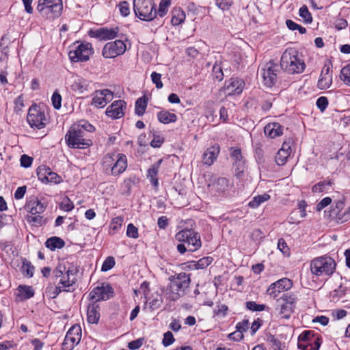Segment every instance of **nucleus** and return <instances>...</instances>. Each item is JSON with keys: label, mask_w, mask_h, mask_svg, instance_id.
<instances>
[{"label": "nucleus", "mask_w": 350, "mask_h": 350, "mask_svg": "<svg viewBox=\"0 0 350 350\" xmlns=\"http://www.w3.org/2000/svg\"><path fill=\"white\" fill-rule=\"evenodd\" d=\"M115 265V260L114 258L112 256H108L105 260L104 261L102 267L101 271H107L112 269Z\"/></svg>", "instance_id": "3c124183"}, {"label": "nucleus", "mask_w": 350, "mask_h": 350, "mask_svg": "<svg viewBox=\"0 0 350 350\" xmlns=\"http://www.w3.org/2000/svg\"><path fill=\"white\" fill-rule=\"evenodd\" d=\"M133 10L137 17L144 21H151L157 16L153 0H133Z\"/></svg>", "instance_id": "423d86ee"}, {"label": "nucleus", "mask_w": 350, "mask_h": 350, "mask_svg": "<svg viewBox=\"0 0 350 350\" xmlns=\"http://www.w3.org/2000/svg\"><path fill=\"white\" fill-rule=\"evenodd\" d=\"M280 66L289 74L301 73L305 69V63L298 57L297 50L288 48L281 56Z\"/></svg>", "instance_id": "7ed1b4c3"}, {"label": "nucleus", "mask_w": 350, "mask_h": 350, "mask_svg": "<svg viewBox=\"0 0 350 350\" xmlns=\"http://www.w3.org/2000/svg\"><path fill=\"white\" fill-rule=\"evenodd\" d=\"M245 306L247 309L254 312H260L262 311V304H257L255 301H249L245 303Z\"/></svg>", "instance_id": "13d9d810"}, {"label": "nucleus", "mask_w": 350, "mask_h": 350, "mask_svg": "<svg viewBox=\"0 0 350 350\" xmlns=\"http://www.w3.org/2000/svg\"><path fill=\"white\" fill-rule=\"evenodd\" d=\"M175 339L171 332L168 331L163 334L162 344L164 347H168L172 345Z\"/></svg>", "instance_id": "864d4df0"}, {"label": "nucleus", "mask_w": 350, "mask_h": 350, "mask_svg": "<svg viewBox=\"0 0 350 350\" xmlns=\"http://www.w3.org/2000/svg\"><path fill=\"white\" fill-rule=\"evenodd\" d=\"M175 238L179 242L185 243L189 252H195L202 245L200 234L193 229L185 228L177 232Z\"/></svg>", "instance_id": "6e6552de"}, {"label": "nucleus", "mask_w": 350, "mask_h": 350, "mask_svg": "<svg viewBox=\"0 0 350 350\" xmlns=\"http://www.w3.org/2000/svg\"><path fill=\"white\" fill-rule=\"evenodd\" d=\"M171 0H161L159 3V9L157 11V14H159L161 17L164 16L167 12Z\"/></svg>", "instance_id": "37998d69"}, {"label": "nucleus", "mask_w": 350, "mask_h": 350, "mask_svg": "<svg viewBox=\"0 0 350 350\" xmlns=\"http://www.w3.org/2000/svg\"><path fill=\"white\" fill-rule=\"evenodd\" d=\"M213 258L211 257V256H207V257H203L202 258H200V260H198L196 264H195V266H196V269H204L206 267H207L209 265L211 264V262H213Z\"/></svg>", "instance_id": "de8ad7c7"}, {"label": "nucleus", "mask_w": 350, "mask_h": 350, "mask_svg": "<svg viewBox=\"0 0 350 350\" xmlns=\"http://www.w3.org/2000/svg\"><path fill=\"white\" fill-rule=\"evenodd\" d=\"M100 308L98 305L90 304L87 310V319L90 323H97L100 319Z\"/></svg>", "instance_id": "7c9ffc66"}, {"label": "nucleus", "mask_w": 350, "mask_h": 350, "mask_svg": "<svg viewBox=\"0 0 350 350\" xmlns=\"http://www.w3.org/2000/svg\"><path fill=\"white\" fill-rule=\"evenodd\" d=\"M81 338V327L78 325H73L67 332L63 346L65 349H72L77 345Z\"/></svg>", "instance_id": "f3484780"}, {"label": "nucleus", "mask_w": 350, "mask_h": 350, "mask_svg": "<svg viewBox=\"0 0 350 350\" xmlns=\"http://www.w3.org/2000/svg\"><path fill=\"white\" fill-rule=\"evenodd\" d=\"M117 154H107L103 159V167L106 172H111L112 166L117 158Z\"/></svg>", "instance_id": "4c0bfd02"}, {"label": "nucleus", "mask_w": 350, "mask_h": 350, "mask_svg": "<svg viewBox=\"0 0 350 350\" xmlns=\"http://www.w3.org/2000/svg\"><path fill=\"white\" fill-rule=\"evenodd\" d=\"M169 281L165 294L169 299L176 301L186 294L191 283L190 275L185 272L176 273L169 278Z\"/></svg>", "instance_id": "f03ea898"}, {"label": "nucleus", "mask_w": 350, "mask_h": 350, "mask_svg": "<svg viewBox=\"0 0 350 350\" xmlns=\"http://www.w3.org/2000/svg\"><path fill=\"white\" fill-rule=\"evenodd\" d=\"M328 103V99L327 97L321 96L317 99L316 105L321 111H323L327 107Z\"/></svg>", "instance_id": "bf43d9fd"}, {"label": "nucleus", "mask_w": 350, "mask_h": 350, "mask_svg": "<svg viewBox=\"0 0 350 350\" xmlns=\"http://www.w3.org/2000/svg\"><path fill=\"white\" fill-rule=\"evenodd\" d=\"M18 296H20L23 299H30L34 295V291L31 286L20 285L18 288Z\"/></svg>", "instance_id": "e433bc0d"}, {"label": "nucleus", "mask_w": 350, "mask_h": 350, "mask_svg": "<svg viewBox=\"0 0 350 350\" xmlns=\"http://www.w3.org/2000/svg\"><path fill=\"white\" fill-rule=\"evenodd\" d=\"M293 281L287 278H283L272 283L267 289V294L274 299L280 293L290 290L293 287Z\"/></svg>", "instance_id": "4468645a"}, {"label": "nucleus", "mask_w": 350, "mask_h": 350, "mask_svg": "<svg viewBox=\"0 0 350 350\" xmlns=\"http://www.w3.org/2000/svg\"><path fill=\"white\" fill-rule=\"evenodd\" d=\"M208 189L214 196L224 195L228 189V180L226 178H218L214 182L208 184Z\"/></svg>", "instance_id": "b1692460"}, {"label": "nucleus", "mask_w": 350, "mask_h": 350, "mask_svg": "<svg viewBox=\"0 0 350 350\" xmlns=\"http://www.w3.org/2000/svg\"><path fill=\"white\" fill-rule=\"evenodd\" d=\"M336 267L334 259L325 255L311 261L310 271L317 276H329L334 272Z\"/></svg>", "instance_id": "39448f33"}, {"label": "nucleus", "mask_w": 350, "mask_h": 350, "mask_svg": "<svg viewBox=\"0 0 350 350\" xmlns=\"http://www.w3.org/2000/svg\"><path fill=\"white\" fill-rule=\"evenodd\" d=\"M266 68H264V85L271 88L277 81V72L278 66L273 60L266 64Z\"/></svg>", "instance_id": "a211bd4d"}, {"label": "nucleus", "mask_w": 350, "mask_h": 350, "mask_svg": "<svg viewBox=\"0 0 350 350\" xmlns=\"http://www.w3.org/2000/svg\"><path fill=\"white\" fill-rule=\"evenodd\" d=\"M332 70L329 66H324L318 81V88L319 89L326 90L330 87L332 83Z\"/></svg>", "instance_id": "393cba45"}, {"label": "nucleus", "mask_w": 350, "mask_h": 350, "mask_svg": "<svg viewBox=\"0 0 350 350\" xmlns=\"http://www.w3.org/2000/svg\"><path fill=\"white\" fill-rule=\"evenodd\" d=\"M340 79L345 84L350 86V64L342 68Z\"/></svg>", "instance_id": "a18cd8bd"}, {"label": "nucleus", "mask_w": 350, "mask_h": 350, "mask_svg": "<svg viewBox=\"0 0 350 350\" xmlns=\"http://www.w3.org/2000/svg\"><path fill=\"white\" fill-rule=\"evenodd\" d=\"M289 305L284 304L281 306L280 308V314L282 315V317L284 319H288L291 314L293 313L294 307L291 306V310L288 308Z\"/></svg>", "instance_id": "5fc2aeb1"}, {"label": "nucleus", "mask_w": 350, "mask_h": 350, "mask_svg": "<svg viewBox=\"0 0 350 350\" xmlns=\"http://www.w3.org/2000/svg\"><path fill=\"white\" fill-rule=\"evenodd\" d=\"M230 157H231L232 159L233 160V162H237L239 161L243 160V157L241 154L240 148H232Z\"/></svg>", "instance_id": "338daca9"}, {"label": "nucleus", "mask_w": 350, "mask_h": 350, "mask_svg": "<svg viewBox=\"0 0 350 350\" xmlns=\"http://www.w3.org/2000/svg\"><path fill=\"white\" fill-rule=\"evenodd\" d=\"M321 344V339L313 331L307 330L299 336L297 347L301 350H319Z\"/></svg>", "instance_id": "1a4fd4ad"}, {"label": "nucleus", "mask_w": 350, "mask_h": 350, "mask_svg": "<svg viewBox=\"0 0 350 350\" xmlns=\"http://www.w3.org/2000/svg\"><path fill=\"white\" fill-rule=\"evenodd\" d=\"M213 75L216 79L219 81H221L224 77L221 67L219 65H215L213 68Z\"/></svg>", "instance_id": "774afa93"}, {"label": "nucleus", "mask_w": 350, "mask_h": 350, "mask_svg": "<svg viewBox=\"0 0 350 350\" xmlns=\"http://www.w3.org/2000/svg\"><path fill=\"white\" fill-rule=\"evenodd\" d=\"M264 134L271 139L275 138L282 135V127L278 122L269 123L264 127Z\"/></svg>", "instance_id": "c85d7f7f"}, {"label": "nucleus", "mask_w": 350, "mask_h": 350, "mask_svg": "<svg viewBox=\"0 0 350 350\" xmlns=\"http://www.w3.org/2000/svg\"><path fill=\"white\" fill-rule=\"evenodd\" d=\"M126 49L125 43L121 40H116L105 44L102 54L105 58H114L124 53Z\"/></svg>", "instance_id": "9b49d317"}, {"label": "nucleus", "mask_w": 350, "mask_h": 350, "mask_svg": "<svg viewBox=\"0 0 350 350\" xmlns=\"http://www.w3.org/2000/svg\"><path fill=\"white\" fill-rule=\"evenodd\" d=\"M233 167L234 169L236 176L238 178H241L246 168L245 161L243 160L233 162Z\"/></svg>", "instance_id": "c03bdc74"}, {"label": "nucleus", "mask_w": 350, "mask_h": 350, "mask_svg": "<svg viewBox=\"0 0 350 350\" xmlns=\"http://www.w3.org/2000/svg\"><path fill=\"white\" fill-rule=\"evenodd\" d=\"M53 106L55 109H60L62 106V96L57 91L54 92L51 97Z\"/></svg>", "instance_id": "603ef678"}, {"label": "nucleus", "mask_w": 350, "mask_h": 350, "mask_svg": "<svg viewBox=\"0 0 350 350\" xmlns=\"http://www.w3.org/2000/svg\"><path fill=\"white\" fill-rule=\"evenodd\" d=\"M113 293L112 287L109 284L103 283L100 286H97L92 290L89 294V297L92 301L96 302L100 300L109 299Z\"/></svg>", "instance_id": "2eb2a0df"}, {"label": "nucleus", "mask_w": 350, "mask_h": 350, "mask_svg": "<svg viewBox=\"0 0 350 350\" xmlns=\"http://www.w3.org/2000/svg\"><path fill=\"white\" fill-rule=\"evenodd\" d=\"M162 162L161 159H159L157 163L153 164L148 170L147 172V178L150 179L154 187H157L159 185L158 178H157L159 168Z\"/></svg>", "instance_id": "2f4dec72"}, {"label": "nucleus", "mask_w": 350, "mask_h": 350, "mask_svg": "<svg viewBox=\"0 0 350 350\" xmlns=\"http://www.w3.org/2000/svg\"><path fill=\"white\" fill-rule=\"evenodd\" d=\"M88 86L87 81L81 77H77L72 85L73 90L79 91L81 93L88 90Z\"/></svg>", "instance_id": "ea45409f"}, {"label": "nucleus", "mask_w": 350, "mask_h": 350, "mask_svg": "<svg viewBox=\"0 0 350 350\" xmlns=\"http://www.w3.org/2000/svg\"><path fill=\"white\" fill-rule=\"evenodd\" d=\"M36 8L42 16L51 19L60 16L63 5L62 0H39Z\"/></svg>", "instance_id": "0eeeda50"}, {"label": "nucleus", "mask_w": 350, "mask_h": 350, "mask_svg": "<svg viewBox=\"0 0 350 350\" xmlns=\"http://www.w3.org/2000/svg\"><path fill=\"white\" fill-rule=\"evenodd\" d=\"M147 103L148 100L145 96L137 99L135 105V112L137 116H142L144 114L147 107Z\"/></svg>", "instance_id": "f704fd0d"}, {"label": "nucleus", "mask_w": 350, "mask_h": 350, "mask_svg": "<svg viewBox=\"0 0 350 350\" xmlns=\"http://www.w3.org/2000/svg\"><path fill=\"white\" fill-rule=\"evenodd\" d=\"M185 20V14L180 9H175L172 12V16L171 19L173 25H179Z\"/></svg>", "instance_id": "c9c22d12"}, {"label": "nucleus", "mask_w": 350, "mask_h": 350, "mask_svg": "<svg viewBox=\"0 0 350 350\" xmlns=\"http://www.w3.org/2000/svg\"><path fill=\"white\" fill-rule=\"evenodd\" d=\"M332 208L328 213V216L339 222H345L350 219V210L345 209V202L339 200L334 201Z\"/></svg>", "instance_id": "f8f14e48"}, {"label": "nucleus", "mask_w": 350, "mask_h": 350, "mask_svg": "<svg viewBox=\"0 0 350 350\" xmlns=\"http://www.w3.org/2000/svg\"><path fill=\"white\" fill-rule=\"evenodd\" d=\"M164 142V138L158 135H153V139L150 142V146L153 148H159Z\"/></svg>", "instance_id": "e2e57ef3"}, {"label": "nucleus", "mask_w": 350, "mask_h": 350, "mask_svg": "<svg viewBox=\"0 0 350 350\" xmlns=\"http://www.w3.org/2000/svg\"><path fill=\"white\" fill-rule=\"evenodd\" d=\"M157 118L163 124L175 122L177 120V116L175 113H170L166 110L159 111L157 113Z\"/></svg>", "instance_id": "72a5a7b5"}, {"label": "nucleus", "mask_w": 350, "mask_h": 350, "mask_svg": "<svg viewBox=\"0 0 350 350\" xmlns=\"http://www.w3.org/2000/svg\"><path fill=\"white\" fill-rule=\"evenodd\" d=\"M291 153V148L289 144L284 142L282 148L278 151L275 157V162L278 165H283L286 163Z\"/></svg>", "instance_id": "bb28decb"}, {"label": "nucleus", "mask_w": 350, "mask_h": 350, "mask_svg": "<svg viewBox=\"0 0 350 350\" xmlns=\"http://www.w3.org/2000/svg\"><path fill=\"white\" fill-rule=\"evenodd\" d=\"M113 98V93L108 89L97 90L92 98V105L97 107H103Z\"/></svg>", "instance_id": "5701e85b"}, {"label": "nucleus", "mask_w": 350, "mask_h": 350, "mask_svg": "<svg viewBox=\"0 0 350 350\" xmlns=\"http://www.w3.org/2000/svg\"><path fill=\"white\" fill-rule=\"evenodd\" d=\"M92 48L90 43H81L75 50L69 52V58L73 62H85L89 59Z\"/></svg>", "instance_id": "ddd939ff"}, {"label": "nucleus", "mask_w": 350, "mask_h": 350, "mask_svg": "<svg viewBox=\"0 0 350 350\" xmlns=\"http://www.w3.org/2000/svg\"><path fill=\"white\" fill-rule=\"evenodd\" d=\"M59 208L64 211H70L74 208V204L68 197H64L59 204Z\"/></svg>", "instance_id": "09e8293b"}, {"label": "nucleus", "mask_w": 350, "mask_h": 350, "mask_svg": "<svg viewBox=\"0 0 350 350\" xmlns=\"http://www.w3.org/2000/svg\"><path fill=\"white\" fill-rule=\"evenodd\" d=\"M118 28L101 27L97 29H91L89 31V36L92 38H99L100 40H111L118 36Z\"/></svg>", "instance_id": "412c9836"}, {"label": "nucleus", "mask_w": 350, "mask_h": 350, "mask_svg": "<svg viewBox=\"0 0 350 350\" xmlns=\"http://www.w3.org/2000/svg\"><path fill=\"white\" fill-rule=\"evenodd\" d=\"M266 340L267 342H270L271 345V347L273 350H281L282 349V343L280 340L275 338L273 336L267 334H266Z\"/></svg>", "instance_id": "49530a36"}, {"label": "nucleus", "mask_w": 350, "mask_h": 350, "mask_svg": "<svg viewBox=\"0 0 350 350\" xmlns=\"http://www.w3.org/2000/svg\"><path fill=\"white\" fill-rule=\"evenodd\" d=\"M46 208V204L42 202L37 196H31L27 198L25 208L31 214L27 217L28 222L34 226H42L45 224L46 220L40 214L44 212Z\"/></svg>", "instance_id": "20e7f679"}, {"label": "nucleus", "mask_w": 350, "mask_h": 350, "mask_svg": "<svg viewBox=\"0 0 350 350\" xmlns=\"http://www.w3.org/2000/svg\"><path fill=\"white\" fill-rule=\"evenodd\" d=\"M65 245L64 241L58 237L49 238L45 242V246L51 251L61 249Z\"/></svg>", "instance_id": "473e14b6"}, {"label": "nucleus", "mask_w": 350, "mask_h": 350, "mask_svg": "<svg viewBox=\"0 0 350 350\" xmlns=\"http://www.w3.org/2000/svg\"><path fill=\"white\" fill-rule=\"evenodd\" d=\"M27 120L31 128L41 129L46 125V118L39 106L32 105L29 109Z\"/></svg>", "instance_id": "9d476101"}, {"label": "nucleus", "mask_w": 350, "mask_h": 350, "mask_svg": "<svg viewBox=\"0 0 350 350\" xmlns=\"http://www.w3.org/2000/svg\"><path fill=\"white\" fill-rule=\"evenodd\" d=\"M219 153V148L217 146H212L208 148L203 154L202 162L204 165L211 166L217 159Z\"/></svg>", "instance_id": "c756f323"}, {"label": "nucleus", "mask_w": 350, "mask_h": 350, "mask_svg": "<svg viewBox=\"0 0 350 350\" xmlns=\"http://www.w3.org/2000/svg\"><path fill=\"white\" fill-rule=\"evenodd\" d=\"M163 297L161 294L156 293L152 295V297L149 299V306L152 310H157L161 307L163 304Z\"/></svg>", "instance_id": "58836bf2"}, {"label": "nucleus", "mask_w": 350, "mask_h": 350, "mask_svg": "<svg viewBox=\"0 0 350 350\" xmlns=\"http://www.w3.org/2000/svg\"><path fill=\"white\" fill-rule=\"evenodd\" d=\"M144 338H139L135 340H133L128 344V347L131 350H136L139 349L144 344Z\"/></svg>", "instance_id": "0e129e2a"}, {"label": "nucleus", "mask_w": 350, "mask_h": 350, "mask_svg": "<svg viewBox=\"0 0 350 350\" xmlns=\"http://www.w3.org/2000/svg\"><path fill=\"white\" fill-rule=\"evenodd\" d=\"M245 87V82L239 78H230L226 82L224 90L226 95L231 96L241 94Z\"/></svg>", "instance_id": "6ab92c4d"}, {"label": "nucleus", "mask_w": 350, "mask_h": 350, "mask_svg": "<svg viewBox=\"0 0 350 350\" xmlns=\"http://www.w3.org/2000/svg\"><path fill=\"white\" fill-rule=\"evenodd\" d=\"M22 260L23 265L21 267V272L27 278L33 277L34 272V267L26 258H23Z\"/></svg>", "instance_id": "a19ab883"}, {"label": "nucleus", "mask_w": 350, "mask_h": 350, "mask_svg": "<svg viewBox=\"0 0 350 350\" xmlns=\"http://www.w3.org/2000/svg\"><path fill=\"white\" fill-rule=\"evenodd\" d=\"M283 299L286 301L285 304L289 305V308L293 306L295 308V304L296 301V297L293 294H283L282 295Z\"/></svg>", "instance_id": "052dcab7"}, {"label": "nucleus", "mask_w": 350, "mask_h": 350, "mask_svg": "<svg viewBox=\"0 0 350 350\" xmlns=\"http://www.w3.org/2000/svg\"><path fill=\"white\" fill-rule=\"evenodd\" d=\"M299 16L304 19L306 23H310L312 21L311 14L306 5H303L299 9Z\"/></svg>", "instance_id": "8fccbe9b"}, {"label": "nucleus", "mask_w": 350, "mask_h": 350, "mask_svg": "<svg viewBox=\"0 0 350 350\" xmlns=\"http://www.w3.org/2000/svg\"><path fill=\"white\" fill-rule=\"evenodd\" d=\"M126 103L123 100L113 102L106 110V115L113 119H118L124 115Z\"/></svg>", "instance_id": "aec40b11"}, {"label": "nucleus", "mask_w": 350, "mask_h": 350, "mask_svg": "<svg viewBox=\"0 0 350 350\" xmlns=\"http://www.w3.org/2000/svg\"><path fill=\"white\" fill-rule=\"evenodd\" d=\"M161 75L159 73H157L156 72H153L151 74V79L153 83L155 84L156 88L158 89H161L163 88V84L161 81Z\"/></svg>", "instance_id": "4d7b16f0"}, {"label": "nucleus", "mask_w": 350, "mask_h": 350, "mask_svg": "<svg viewBox=\"0 0 350 350\" xmlns=\"http://www.w3.org/2000/svg\"><path fill=\"white\" fill-rule=\"evenodd\" d=\"M126 235L133 239H137L139 236L138 229L133 224H129L126 229Z\"/></svg>", "instance_id": "6e6d98bb"}, {"label": "nucleus", "mask_w": 350, "mask_h": 350, "mask_svg": "<svg viewBox=\"0 0 350 350\" xmlns=\"http://www.w3.org/2000/svg\"><path fill=\"white\" fill-rule=\"evenodd\" d=\"M123 221L124 219L122 217H116L113 218L111 223V228L115 231L119 230L122 226Z\"/></svg>", "instance_id": "680f3d73"}, {"label": "nucleus", "mask_w": 350, "mask_h": 350, "mask_svg": "<svg viewBox=\"0 0 350 350\" xmlns=\"http://www.w3.org/2000/svg\"><path fill=\"white\" fill-rule=\"evenodd\" d=\"M257 135V129L254 128L251 133L253 143L254 144V157L258 163L262 161V148L260 139Z\"/></svg>", "instance_id": "cd10ccee"}, {"label": "nucleus", "mask_w": 350, "mask_h": 350, "mask_svg": "<svg viewBox=\"0 0 350 350\" xmlns=\"http://www.w3.org/2000/svg\"><path fill=\"white\" fill-rule=\"evenodd\" d=\"M116 159L112 166L111 174L113 176H118L124 172L127 167V159L124 154H117Z\"/></svg>", "instance_id": "a878e982"}, {"label": "nucleus", "mask_w": 350, "mask_h": 350, "mask_svg": "<svg viewBox=\"0 0 350 350\" xmlns=\"http://www.w3.org/2000/svg\"><path fill=\"white\" fill-rule=\"evenodd\" d=\"M64 271H65L66 273L65 275H62L59 283L63 286V287L68 288V289H64V291L69 292L71 291L70 287H72L77 282V270L76 268L72 267H69L66 271V268L64 267Z\"/></svg>", "instance_id": "4be33fe9"}, {"label": "nucleus", "mask_w": 350, "mask_h": 350, "mask_svg": "<svg viewBox=\"0 0 350 350\" xmlns=\"http://www.w3.org/2000/svg\"><path fill=\"white\" fill-rule=\"evenodd\" d=\"M119 10L123 16H127L130 14L129 4L127 1H122L119 3Z\"/></svg>", "instance_id": "69168bd1"}, {"label": "nucleus", "mask_w": 350, "mask_h": 350, "mask_svg": "<svg viewBox=\"0 0 350 350\" xmlns=\"http://www.w3.org/2000/svg\"><path fill=\"white\" fill-rule=\"evenodd\" d=\"M94 130V126L85 120L73 124L65 135L66 144L71 148L90 147L92 142L88 137V133H92Z\"/></svg>", "instance_id": "f257e3e1"}, {"label": "nucleus", "mask_w": 350, "mask_h": 350, "mask_svg": "<svg viewBox=\"0 0 350 350\" xmlns=\"http://www.w3.org/2000/svg\"><path fill=\"white\" fill-rule=\"evenodd\" d=\"M62 291L60 286L49 284L45 290V293L50 298H55Z\"/></svg>", "instance_id": "79ce46f5"}, {"label": "nucleus", "mask_w": 350, "mask_h": 350, "mask_svg": "<svg viewBox=\"0 0 350 350\" xmlns=\"http://www.w3.org/2000/svg\"><path fill=\"white\" fill-rule=\"evenodd\" d=\"M37 175L38 179L44 183H55L58 184L62 181L61 176L57 173L53 172L46 165H40L37 169Z\"/></svg>", "instance_id": "dca6fc26"}]
</instances>
